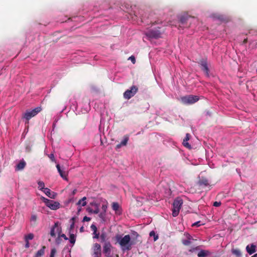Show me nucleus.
<instances>
[{"label":"nucleus","mask_w":257,"mask_h":257,"mask_svg":"<svg viewBox=\"0 0 257 257\" xmlns=\"http://www.w3.org/2000/svg\"><path fill=\"white\" fill-rule=\"evenodd\" d=\"M115 237L117 242L119 243L123 251L128 250L131 249L132 244L130 235H125L124 236H122L121 235H117Z\"/></svg>","instance_id":"1"},{"label":"nucleus","mask_w":257,"mask_h":257,"mask_svg":"<svg viewBox=\"0 0 257 257\" xmlns=\"http://www.w3.org/2000/svg\"><path fill=\"white\" fill-rule=\"evenodd\" d=\"M41 199L45 203L47 207L53 210H56L60 208V204L53 200H49L43 196L41 197Z\"/></svg>","instance_id":"2"},{"label":"nucleus","mask_w":257,"mask_h":257,"mask_svg":"<svg viewBox=\"0 0 257 257\" xmlns=\"http://www.w3.org/2000/svg\"><path fill=\"white\" fill-rule=\"evenodd\" d=\"M183 204V200L180 198L176 199L173 203L172 215L176 217L178 215Z\"/></svg>","instance_id":"3"},{"label":"nucleus","mask_w":257,"mask_h":257,"mask_svg":"<svg viewBox=\"0 0 257 257\" xmlns=\"http://www.w3.org/2000/svg\"><path fill=\"white\" fill-rule=\"evenodd\" d=\"M182 102L185 104H192L199 100V97L197 95H189L181 97Z\"/></svg>","instance_id":"4"},{"label":"nucleus","mask_w":257,"mask_h":257,"mask_svg":"<svg viewBox=\"0 0 257 257\" xmlns=\"http://www.w3.org/2000/svg\"><path fill=\"white\" fill-rule=\"evenodd\" d=\"M41 110L42 108L41 107H37L32 110H28L24 114L23 117L26 120H29L32 117L36 115Z\"/></svg>","instance_id":"5"},{"label":"nucleus","mask_w":257,"mask_h":257,"mask_svg":"<svg viewBox=\"0 0 257 257\" xmlns=\"http://www.w3.org/2000/svg\"><path fill=\"white\" fill-rule=\"evenodd\" d=\"M145 35L148 39L151 40L161 37V33L158 30L151 29L145 32Z\"/></svg>","instance_id":"6"},{"label":"nucleus","mask_w":257,"mask_h":257,"mask_svg":"<svg viewBox=\"0 0 257 257\" xmlns=\"http://www.w3.org/2000/svg\"><path fill=\"white\" fill-rule=\"evenodd\" d=\"M62 232V227L61 224L59 222H55L50 229V234L52 237H56V235Z\"/></svg>","instance_id":"7"},{"label":"nucleus","mask_w":257,"mask_h":257,"mask_svg":"<svg viewBox=\"0 0 257 257\" xmlns=\"http://www.w3.org/2000/svg\"><path fill=\"white\" fill-rule=\"evenodd\" d=\"M138 91V88L136 86H132L130 89H127L123 93V97L126 99H129L134 96Z\"/></svg>","instance_id":"8"},{"label":"nucleus","mask_w":257,"mask_h":257,"mask_svg":"<svg viewBox=\"0 0 257 257\" xmlns=\"http://www.w3.org/2000/svg\"><path fill=\"white\" fill-rule=\"evenodd\" d=\"M81 107V111L82 113H87L90 109V101L87 99H85L81 103L79 104V106H77V107Z\"/></svg>","instance_id":"9"},{"label":"nucleus","mask_w":257,"mask_h":257,"mask_svg":"<svg viewBox=\"0 0 257 257\" xmlns=\"http://www.w3.org/2000/svg\"><path fill=\"white\" fill-rule=\"evenodd\" d=\"M93 257H101V246L99 244L96 243L93 247Z\"/></svg>","instance_id":"10"},{"label":"nucleus","mask_w":257,"mask_h":257,"mask_svg":"<svg viewBox=\"0 0 257 257\" xmlns=\"http://www.w3.org/2000/svg\"><path fill=\"white\" fill-rule=\"evenodd\" d=\"M56 168L57 169L58 172H59L60 176L64 180L67 181L68 180V178H67L68 172L66 171H65L63 169H61L59 164H57L56 165Z\"/></svg>","instance_id":"11"},{"label":"nucleus","mask_w":257,"mask_h":257,"mask_svg":"<svg viewBox=\"0 0 257 257\" xmlns=\"http://www.w3.org/2000/svg\"><path fill=\"white\" fill-rule=\"evenodd\" d=\"M184 236L185 238L182 240V243L185 245H188L191 243V240H193L192 237L188 233H184Z\"/></svg>","instance_id":"12"},{"label":"nucleus","mask_w":257,"mask_h":257,"mask_svg":"<svg viewBox=\"0 0 257 257\" xmlns=\"http://www.w3.org/2000/svg\"><path fill=\"white\" fill-rule=\"evenodd\" d=\"M43 192L49 198L54 199L56 198L57 194L54 192H52L50 189L46 188L43 190Z\"/></svg>","instance_id":"13"},{"label":"nucleus","mask_w":257,"mask_h":257,"mask_svg":"<svg viewBox=\"0 0 257 257\" xmlns=\"http://www.w3.org/2000/svg\"><path fill=\"white\" fill-rule=\"evenodd\" d=\"M112 246L110 242H106L105 243L103 247V253L106 254H109L110 253L111 248Z\"/></svg>","instance_id":"14"},{"label":"nucleus","mask_w":257,"mask_h":257,"mask_svg":"<svg viewBox=\"0 0 257 257\" xmlns=\"http://www.w3.org/2000/svg\"><path fill=\"white\" fill-rule=\"evenodd\" d=\"M202 70L205 73L207 76L209 75V69L207 66V62L205 60H202L200 62Z\"/></svg>","instance_id":"15"},{"label":"nucleus","mask_w":257,"mask_h":257,"mask_svg":"<svg viewBox=\"0 0 257 257\" xmlns=\"http://www.w3.org/2000/svg\"><path fill=\"white\" fill-rule=\"evenodd\" d=\"M112 208L115 211L116 214L119 215L121 213L120 206L117 202H113L112 204Z\"/></svg>","instance_id":"16"},{"label":"nucleus","mask_w":257,"mask_h":257,"mask_svg":"<svg viewBox=\"0 0 257 257\" xmlns=\"http://www.w3.org/2000/svg\"><path fill=\"white\" fill-rule=\"evenodd\" d=\"M256 246L253 244L247 245L246 247V251L249 254H252L255 252Z\"/></svg>","instance_id":"17"},{"label":"nucleus","mask_w":257,"mask_h":257,"mask_svg":"<svg viewBox=\"0 0 257 257\" xmlns=\"http://www.w3.org/2000/svg\"><path fill=\"white\" fill-rule=\"evenodd\" d=\"M26 163L23 160H21L16 166L15 170L16 171L22 170L26 166Z\"/></svg>","instance_id":"18"},{"label":"nucleus","mask_w":257,"mask_h":257,"mask_svg":"<svg viewBox=\"0 0 257 257\" xmlns=\"http://www.w3.org/2000/svg\"><path fill=\"white\" fill-rule=\"evenodd\" d=\"M75 219H76V217H73L72 218H71L70 219V220L69 221L70 225V227L68 229L69 233H70V231L71 232L74 233V225H75Z\"/></svg>","instance_id":"19"},{"label":"nucleus","mask_w":257,"mask_h":257,"mask_svg":"<svg viewBox=\"0 0 257 257\" xmlns=\"http://www.w3.org/2000/svg\"><path fill=\"white\" fill-rule=\"evenodd\" d=\"M189 137H190L189 134H186V137L184 138V139L183 140V144L185 147L190 149V148H191V146L188 143V141L189 140Z\"/></svg>","instance_id":"20"},{"label":"nucleus","mask_w":257,"mask_h":257,"mask_svg":"<svg viewBox=\"0 0 257 257\" xmlns=\"http://www.w3.org/2000/svg\"><path fill=\"white\" fill-rule=\"evenodd\" d=\"M86 204V197H84L78 201V202L77 203V205L80 207L81 206H85Z\"/></svg>","instance_id":"21"},{"label":"nucleus","mask_w":257,"mask_h":257,"mask_svg":"<svg viewBox=\"0 0 257 257\" xmlns=\"http://www.w3.org/2000/svg\"><path fill=\"white\" fill-rule=\"evenodd\" d=\"M69 234V241L71 243H72L73 245L75 243L76 241V234L73 233L71 232L70 231Z\"/></svg>","instance_id":"22"},{"label":"nucleus","mask_w":257,"mask_h":257,"mask_svg":"<svg viewBox=\"0 0 257 257\" xmlns=\"http://www.w3.org/2000/svg\"><path fill=\"white\" fill-rule=\"evenodd\" d=\"M91 230L93 231V234L94 235L93 238H98L99 236V233H97V227L94 224H92L90 226Z\"/></svg>","instance_id":"23"},{"label":"nucleus","mask_w":257,"mask_h":257,"mask_svg":"<svg viewBox=\"0 0 257 257\" xmlns=\"http://www.w3.org/2000/svg\"><path fill=\"white\" fill-rule=\"evenodd\" d=\"M210 254V252L208 250H201L198 253V257H205Z\"/></svg>","instance_id":"24"},{"label":"nucleus","mask_w":257,"mask_h":257,"mask_svg":"<svg viewBox=\"0 0 257 257\" xmlns=\"http://www.w3.org/2000/svg\"><path fill=\"white\" fill-rule=\"evenodd\" d=\"M45 246H43L40 249H39L36 253L34 257H40L43 255L45 252Z\"/></svg>","instance_id":"25"},{"label":"nucleus","mask_w":257,"mask_h":257,"mask_svg":"<svg viewBox=\"0 0 257 257\" xmlns=\"http://www.w3.org/2000/svg\"><path fill=\"white\" fill-rule=\"evenodd\" d=\"M198 183L200 186H208L209 185L208 181L206 179H205V178H203V179H201L199 181Z\"/></svg>","instance_id":"26"},{"label":"nucleus","mask_w":257,"mask_h":257,"mask_svg":"<svg viewBox=\"0 0 257 257\" xmlns=\"http://www.w3.org/2000/svg\"><path fill=\"white\" fill-rule=\"evenodd\" d=\"M37 183L38 185V188L40 190L43 191V190L46 188H45V183L44 182L42 181H38Z\"/></svg>","instance_id":"27"},{"label":"nucleus","mask_w":257,"mask_h":257,"mask_svg":"<svg viewBox=\"0 0 257 257\" xmlns=\"http://www.w3.org/2000/svg\"><path fill=\"white\" fill-rule=\"evenodd\" d=\"M232 253L235 255L237 257H241V253L239 249H232L231 250Z\"/></svg>","instance_id":"28"},{"label":"nucleus","mask_w":257,"mask_h":257,"mask_svg":"<svg viewBox=\"0 0 257 257\" xmlns=\"http://www.w3.org/2000/svg\"><path fill=\"white\" fill-rule=\"evenodd\" d=\"M34 237V235L33 233H30L25 236V241H29L32 240Z\"/></svg>","instance_id":"29"},{"label":"nucleus","mask_w":257,"mask_h":257,"mask_svg":"<svg viewBox=\"0 0 257 257\" xmlns=\"http://www.w3.org/2000/svg\"><path fill=\"white\" fill-rule=\"evenodd\" d=\"M128 140V137H125L123 138V140L120 143L122 146H124L127 144Z\"/></svg>","instance_id":"30"},{"label":"nucleus","mask_w":257,"mask_h":257,"mask_svg":"<svg viewBox=\"0 0 257 257\" xmlns=\"http://www.w3.org/2000/svg\"><path fill=\"white\" fill-rule=\"evenodd\" d=\"M150 235L151 236H154V241H156L158 239V236L156 234L155 232L154 231H152L150 232Z\"/></svg>","instance_id":"31"},{"label":"nucleus","mask_w":257,"mask_h":257,"mask_svg":"<svg viewBox=\"0 0 257 257\" xmlns=\"http://www.w3.org/2000/svg\"><path fill=\"white\" fill-rule=\"evenodd\" d=\"M61 241H62L61 238L59 236V235H57V237L55 239V243L57 245H59L61 243Z\"/></svg>","instance_id":"32"},{"label":"nucleus","mask_w":257,"mask_h":257,"mask_svg":"<svg viewBox=\"0 0 257 257\" xmlns=\"http://www.w3.org/2000/svg\"><path fill=\"white\" fill-rule=\"evenodd\" d=\"M48 156L52 162H56V160H55L54 154L52 153L50 155H48Z\"/></svg>","instance_id":"33"},{"label":"nucleus","mask_w":257,"mask_h":257,"mask_svg":"<svg viewBox=\"0 0 257 257\" xmlns=\"http://www.w3.org/2000/svg\"><path fill=\"white\" fill-rule=\"evenodd\" d=\"M56 253V250L55 248H52L51 250L50 257H54Z\"/></svg>","instance_id":"34"},{"label":"nucleus","mask_w":257,"mask_h":257,"mask_svg":"<svg viewBox=\"0 0 257 257\" xmlns=\"http://www.w3.org/2000/svg\"><path fill=\"white\" fill-rule=\"evenodd\" d=\"M58 235L62 238H63L65 240H67L68 239V237L66 236V235L63 233H60L58 234Z\"/></svg>","instance_id":"35"},{"label":"nucleus","mask_w":257,"mask_h":257,"mask_svg":"<svg viewBox=\"0 0 257 257\" xmlns=\"http://www.w3.org/2000/svg\"><path fill=\"white\" fill-rule=\"evenodd\" d=\"M128 60H130L133 64H135L136 62V59L134 56H131L130 57L128 58Z\"/></svg>","instance_id":"36"},{"label":"nucleus","mask_w":257,"mask_h":257,"mask_svg":"<svg viewBox=\"0 0 257 257\" xmlns=\"http://www.w3.org/2000/svg\"><path fill=\"white\" fill-rule=\"evenodd\" d=\"M220 205H221L220 202L215 201L213 203V206L215 207H218V206H220Z\"/></svg>","instance_id":"37"},{"label":"nucleus","mask_w":257,"mask_h":257,"mask_svg":"<svg viewBox=\"0 0 257 257\" xmlns=\"http://www.w3.org/2000/svg\"><path fill=\"white\" fill-rule=\"evenodd\" d=\"M201 222L200 221H197L195 223H194L193 224H192V226H200L201 225Z\"/></svg>","instance_id":"38"},{"label":"nucleus","mask_w":257,"mask_h":257,"mask_svg":"<svg viewBox=\"0 0 257 257\" xmlns=\"http://www.w3.org/2000/svg\"><path fill=\"white\" fill-rule=\"evenodd\" d=\"M90 220V218L87 216H84L83 219V221H89Z\"/></svg>","instance_id":"39"},{"label":"nucleus","mask_w":257,"mask_h":257,"mask_svg":"<svg viewBox=\"0 0 257 257\" xmlns=\"http://www.w3.org/2000/svg\"><path fill=\"white\" fill-rule=\"evenodd\" d=\"M37 219V216L36 215H32L31 217V221H36Z\"/></svg>","instance_id":"40"},{"label":"nucleus","mask_w":257,"mask_h":257,"mask_svg":"<svg viewBox=\"0 0 257 257\" xmlns=\"http://www.w3.org/2000/svg\"><path fill=\"white\" fill-rule=\"evenodd\" d=\"M25 242H26L25 247L29 248L30 247L29 241H25Z\"/></svg>","instance_id":"41"},{"label":"nucleus","mask_w":257,"mask_h":257,"mask_svg":"<svg viewBox=\"0 0 257 257\" xmlns=\"http://www.w3.org/2000/svg\"><path fill=\"white\" fill-rule=\"evenodd\" d=\"M121 147H122L121 145L120 144V143H119V144H117L116 145V149H119Z\"/></svg>","instance_id":"42"},{"label":"nucleus","mask_w":257,"mask_h":257,"mask_svg":"<svg viewBox=\"0 0 257 257\" xmlns=\"http://www.w3.org/2000/svg\"><path fill=\"white\" fill-rule=\"evenodd\" d=\"M251 257H257V253L254 254L253 255L251 256Z\"/></svg>","instance_id":"43"},{"label":"nucleus","mask_w":257,"mask_h":257,"mask_svg":"<svg viewBox=\"0 0 257 257\" xmlns=\"http://www.w3.org/2000/svg\"><path fill=\"white\" fill-rule=\"evenodd\" d=\"M81 210V209L80 208H79L78 209V212H79Z\"/></svg>","instance_id":"44"},{"label":"nucleus","mask_w":257,"mask_h":257,"mask_svg":"<svg viewBox=\"0 0 257 257\" xmlns=\"http://www.w3.org/2000/svg\"><path fill=\"white\" fill-rule=\"evenodd\" d=\"M76 191V190H74L73 191V194H75V193Z\"/></svg>","instance_id":"45"},{"label":"nucleus","mask_w":257,"mask_h":257,"mask_svg":"<svg viewBox=\"0 0 257 257\" xmlns=\"http://www.w3.org/2000/svg\"><path fill=\"white\" fill-rule=\"evenodd\" d=\"M82 230H83V227H82L80 228V231H82Z\"/></svg>","instance_id":"46"},{"label":"nucleus","mask_w":257,"mask_h":257,"mask_svg":"<svg viewBox=\"0 0 257 257\" xmlns=\"http://www.w3.org/2000/svg\"><path fill=\"white\" fill-rule=\"evenodd\" d=\"M101 237L103 239H104V237L102 235H101Z\"/></svg>","instance_id":"47"},{"label":"nucleus","mask_w":257,"mask_h":257,"mask_svg":"<svg viewBox=\"0 0 257 257\" xmlns=\"http://www.w3.org/2000/svg\"><path fill=\"white\" fill-rule=\"evenodd\" d=\"M67 257H71V255H70V253L69 254V256H67Z\"/></svg>","instance_id":"48"},{"label":"nucleus","mask_w":257,"mask_h":257,"mask_svg":"<svg viewBox=\"0 0 257 257\" xmlns=\"http://www.w3.org/2000/svg\"><path fill=\"white\" fill-rule=\"evenodd\" d=\"M216 18L218 19H220V17H216Z\"/></svg>","instance_id":"49"},{"label":"nucleus","mask_w":257,"mask_h":257,"mask_svg":"<svg viewBox=\"0 0 257 257\" xmlns=\"http://www.w3.org/2000/svg\"><path fill=\"white\" fill-rule=\"evenodd\" d=\"M116 257H119L118 255H117H117H116Z\"/></svg>","instance_id":"50"}]
</instances>
